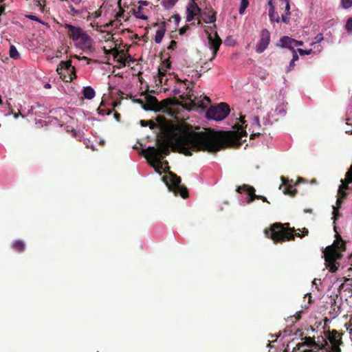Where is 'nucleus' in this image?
Masks as SVG:
<instances>
[{
  "instance_id": "nucleus-1",
  "label": "nucleus",
  "mask_w": 352,
  "mask_h": 352,
  "mask_svg": "<svg viewBox=\"0 0 352 352\" xmlns=\"http://www.w3.org/2000/svg\"><path fill=\"white\" fill-rule=\"evenodd\" d=\"M169 138L167 140H157V146H148L143 150L144 157L148 160H153L151 164L155 170L160 173L163 165L168 166V162H162L170 154V146L173 151L191 156L192 151H204L211 153H217L231 145H240L242 138L247 136V132L242 126H239L237 131H194L190 130L188 125L172 126L168 129Z\"/></svg>"
},
{
  "instance_id": "nucleus-2",
  "label": "nucleus",
  "mask_w": 352,
  "mask_h": 352,
  "mask_svg": "<svg viewBox=\"0 0 352 352\" xmlns=\"http://www.w3.org/2000/svg\"><path fill=\"white\" fill-rule=\"evenodd\" d=\"M336 232V239L331 245H328L323 251L325 265L331 272H336L340 267V263L337 261L342 256V252L346 250L345 243L341 236L337 232L336 227H334Z\"/></svg>"
},
{
  "instance_id": "nucleus-3",
  "label": "nucleus",
  "mask_w": 352,
  "mask_h": 352,
  "mask_svg": "<svg viewBox=\"0 0 352 352\" xmlns=\"http://www.w3.org/2000/svg\"><path fill=\"white\" fill-rule=\"evenodd\" d=\"M289 224H283L276 222L270 226L268 229H265L264 233L267 238L272 239L275 243L294 240L295 236L300 237L307 235L309 231L303 228L302 234L295 233L294 228L285 227Z\"/></svg>"
},
{
  "instance_id": "nucleus-4",
  "label": "nucleus",
  "mask_w": 352,
  "mask_h": 352,
  "mask_svg": "<svg viewBox=\"0 0 352 352\" xmlns=\"http://www.w3.org/2000/svg\"><path fill=\"white\" fill-rule=\"evenodd\" d=\"M169 190L173 191L175 195H179L182 198L188 197V191L186 186L181 185V177L176 174L169 171L168 175L163 177Z\"/></svg>"
},
{
  "instance_id": "nucleus-5",
  "label": "nucleus",
  "mask_w": 352,
  "mask_h": 352,
  "mask_svg": "<svg viewBox=\"0 0 352 352\" xmlns=\"http://www.w3.org/2000/svg\"><path fill=\"white\" fill-rule=\"evenodd\" d=\"M229 105L221 102L217 106H212L206 112V117L209 120L221 121L225 119L230 113Z\"/></svg>"
},
{
  "instance_id": "nucleus-6",
  "label": "nucleus",
  "mask_w": 352,
  "mask_h": 352,
  "mask_svg": "<svg viewBox=\"0 0 352 352\" xmlns=\"http://www.w3.org/2000/svg\"><path fill=\"white\" fill-rule=\"evenodd\" d=\"M56 72L60 78L65 82H71L76 78L75 68L72 66V60L61 61L58 65Z\"/></svg>"
},
{
  "instance_id": "nucleus-7",
  "label": "nucleus",
  "mask_w": 352,
  "mask_h": 352,
  "mask_svg": "<svg viewBox=\"0 0 352 352\" xmlns=\"http://www.w3.org/2000/svg\"><path fill=\"white\" fill-rule=\"evenodd\" d=\"M328 339L330 344L324 341L323 349H325L327 352H341L340 346L342 343V337L336 330H333L329 333Z\"/></svg>"
},
{
  "instance_id": "nucleus-8",
  "label": "nucleus",
  "mask_w": 352,
  "mask_h": 352,
  "mask_svg": "<svg viewBox=\"0 0 352 352\" xmlns=\"http://www.w3.org/2000/svg\"><path fill=\"white\" fill-rule=\"evenodd\" d=\"M236 192L239 193L246 192L248 195V199L247 200V204H250L253 202L255 199H261L263 202L270 203L267 199L262 195H257L255 194V189L253 186H249L247 184H243L242 186H239L236 188Z\"/></svg>"
},
{
  "instance_id": "nucleus-9",
  "label": "nucleus",
  "mask_w": 352,
  "mask_h": 352,
  "mask_svg": "<svg viewBox=\"0 0 352 352\" xmlns=\"http://www.w3.org/2000/svg\"><path fill=\"white\" fill-rule=\"evenodd\" d=\"M270 43V32L264 28L261 30L259 34V40L256 45V52L258 54L263 53L268 47Z\"/></svg>"
},
{
  "instance_id": "nucleus-10",
  "label": "nucleus",
  "mask_w": 352,
  "mask_h": 352,
  "mask_svg": "<svg viewBox=\"0 0 352 352\" xmlns=\"http://www.w3.org/2000/svg\"><path fill=\"white\" fill-rule=\"evenodd\" d=\"M205 32L208 35L210 48L212 50L213 55L212 59H213L217 56V52L219 50L222 41L217 32L214 33V36H212V34L208 32L207 30H205Z\"/></svg>"
},
{
  "instance_id": "nucleus-11",
  "label": "nucleus",
  "mask_w": 352,
  "mask_h": 352,
  "mask_svg": "<svg viewBox=\"0 0 352 352\" xmlns=\"http://www.w3.org/2000/svg\"><path fill=\"white\" fill-rule=\"evenodd\" d=\"M341 185L339 186L338 193L343 197H346V190L349 189V184H352V165L346 173L345 179H341Z\"/></svg>"
},
{
  "instance_id": "nucleus-12",
  "label": "nucleus",
  "mask_w": 352,
  "mask_h": 352,
  "mask_svg": "<svg viewBox=\"0 0 352 352\" xmlns=\"http://www.w3.org/2000/svg\"><path fill=\"white\" fill-rule=\"evenodd\" d=\"M309 346L311 348L317 349V350L323 349L324 344H319L315 340L311 337H306L305 341L296 344V347L294 348L292 352H298V350L304 348L305 346Z\"/></svg>"
},
{
  "instance_id": "nucleus-13",
  "label": "nucleus",
  "mask_w": 352,
  "mask_h": 352,
  "mask_svg": "<svg viewBox=\"0 0 352 352\" xmlns=\"http://www.w3.org/2000/svg\"><path fill=\"white\" fill-rule=\"evenodd\" d=\"M65 28L67 30V35L73 41H78L81 37L83 30L71 24H65Z\"/></svg>"
},
{
  "instance_id": "nucleus-14",
  "label": "nucleus",
  "mask_w": 352,
  "mask_h": 352,
  "mask_svg": "<svg viewBox=\"0 0 352 352\" xmlns=\"http://www.w3.org/2000/svg\"><path fill=\"white\" fill-rule=\"evenodd\" d=\"M200 14H201V10L198 5L195 2L190 3L187 8L186 21L190 22Z\"/></svg>"
},
{
  "instance_id": "nucleus-15",
  "label": "nucleus",
  "mask_w": 352,
  "mask_h": 352,
  "mask_svg": "<svg viewBox=\"0 0 352 352\" xmlns=\"http://www.w3.org/2000/svg\"><path fill=\"white\" fill-rule=\"evenodd\" d=\"M145 99V104L143 105L144 109L146 111H157L159 109V104L156 97L148 95Z\"/></svg>"
},
{
  "instance_id": "nucleus-16",
  "label": "nucleus",
  "mask_w": 352,
  "mask_h": 352,
  "mask_svg": "<svg viewBox=\"0 0 352 352\" xmlns=\"http://www.w3.org/2000/svg\"><path fill=\"white\" fill-rule=\"evenodd\" d=\"M294 38L289 37L287 36H282L279 40V43H277V46L282 48H288L289 50L294 51Z\"/></svg>"
},
{
  "instance_id": "nucleus-17",
  "label": "nucleus",
  "mask_w": 352,
  "mask_h": 352,
  "mask_svg": "<svg viewBox=\"0 0 352 352\" xmlns=\"http://www.w3.org/2000/svg\"><path fill=\"white\" fill-rule=\"evenodd\" d=\"M280 179L282 180V185L284 186V188L283 190V193L291 197H294L297 193V190L293 188V186L291 184H289L288 179L283 176H282Z\"/></svg>"
},
{
  "instance_id": "nucleus-18",
  "label": "nucleus",
  "mask_w": 352,
  "mask_h": 352,
  "mask_svg": "<svg viewBox=\"0 0 352 352\" xmlns=\"http://www.w3.org/2000/svg\"><path fill=\"white\" fill-rule=\"evenodd\" d=\"M217 12L211 8L210 10V13H206V12L201 11V16H202V20L204 22L206 23H212L216 21L217 19Z\"/></svg>"
},
{
  "instance_id": "nucleus-19",
  "label": "nucleus",
  "mask_w": 352,
  "mask_h": 352,
  "mask_svg": "<svg viewBox=\"0 0 352 352\" xmlns=\"http://www.w3.org/2000/svg\"><path fill=\"white\" fill-rule=\"evenodd\" d=\"M116 53L120 54V57L119 59V62L122 64L123 66L130 65L131 63H133L135 60L131 56V55H126L123 51H118L116 50Z\"/></svg>"
},
{
  "instance_id": "nucleus-20",
  "label": "nucleus",
  "mask_w": 352,
  "mask_h": 352,
  "mask_svg": "<svg viewBox=\"0 0 352 352\" xmlns=\"http://www.w3.org/2000/svg\"><path fill=\"white\" fill-rule=\"evenodd\" d=\"M166 30V22H163L161 23L160 29L157 30L155 34V42L156 43H160L162 42Z\"/></svg>"
},
{
  "instance_id": "nucleus-21",
  "label": "nucleus",
  "mask_w": 352,
  "mask_h": 352,
  "mask_svg": "<svg viewBox=\"0 0 352 352\" xmlns=\"http://www.w3.org/2000/svg\"><path fill=\"white\" fill-rule=\"evenodd\" d=\"M11 247L14 250L19 253L24 252L25 250V245L21 240H16L13 241L11 244Z\"/></svg>"
},
{
  "instance_id": "nucleus-22",
  "label": "nucleus",
  "mask_w": 352,
  "mask_h": 352,
  "mask_svg": "<svg viewBox=\"0 0 352 352\" xmlns=\"http://www.w3.org/2000/svg\"><path fill=\"white\" fill-rule=\"evenodd\" d=\"M82 93L85 98L87 100L93 99L96 95L94 89L90 86L84 87Z\"/></svg>"
},
{
  "instance_id": "nucleus-23",
  "label": "nucleus",
  "mask_w": 352,
  "mask_h": 352,
  "mask_svg": "<svg viewBox=\"0 0 352 352\" xmlns=\"http://www.w3.org/2000/svg\"><path fill=\"white\" fill-rule=\"evenodd\" d=\"M274 113L280 118L285 116L286 114L285 105L283 103L278 105L274 111Z\"/></svg>"
},
{
  "instance_id": "nucleus-24",
  "label": "nucleus",
  "mask_w": 352,
  "mask_h": 352,
  "mask_svg": "<svg viewBox=\"0 0 352 352\" xmlns=\"http://www.w3.org/2000/svg\"><path fill=\"white\" fill-rule=\"evenodd\" d=\"M179 0H163L162 3L166 10L172 9Z\"/></svg>"
},
{
  "instance_id": "nucleus-25",
  "label": "nucleus",
  "mask_w": 352,
  "mask_h": 352,
  "mask_svg": "<svg viewBox=\"0 0 352 352\" xmlns=\"http://www.w3.org/2000/svg\"><path fill=\"white\" fill-rule=\"evenodd\" d=\"M10 56L13 59H19L20 57L19 53L14 45L10 47Z\"/></svg>"
},
{
  "instance_id": "nucleus-26",
  "label": "nucleus",
  "mask_w": 352,
  "mask_h": 352,
  "mask_svg": "<svg viewBox=\"0 0 352 352\" xmlns=\"http://www.w3.org/2000/svg\"><path fill=\"white\" fill-rule=\"evenodd\" d=\"M269 17L272 22L278 23L280 21L279 16L275 12V10L269 11Z\"/></svg>"
},
{
  "instance_id": "nucleus-27",
  "label": "nucleus",
  "mask_w": 352,
  "mask_h": 352,
  "mask_svg": "<svg viewBox=\"0 0 352 352\" xmlns=\"http://www.w3.org/2000/svg\"><path fill=\"white\" fill-rule=\"evenodd\" d=\"M249 6V1L248 0H241V5L239 7V12L240 14H243L245 12V9Z\"/></svg>"
},
{
  "instance_id": "nucleus-28",
  "label": "nucleus",
  "mask_w": 352,
  "mask_h": 352,
  "mask_svg": "<svg viewBox=\"0 0 352 352\" xmlns=\"http://www.w3.org/2000/svg\"><path fill=\"white\" fill-rule=\"evenodd\" d=\"M186 98L192 102L194 105L201 107V104H200L199 101H197V97L194 96L192 94L190 93V91L186 95Z\"/></svg>"
},
{
  "instance_id": "nucleus-29",
  "label": "nucleus",
  "mask_w": 352,
  "mask_h": 352,
  "mask_svg": "<svg viewBox=\"0 0 352 352\" xmlns=\"http://www.w3.org/2000/svg\"><path fill=\"white\" fill-rule=\"evenodd\" d=\"M140 124L142 126H149L150 129H153L155 127V124L152 120H142L140 121Z\"/></svg>"
},
{
  "instance_id": "nucleus-30",
  "label": "nucleus",
  "mask_w": 352,
  "mask_h": 352,
  "mask_svg": "<svg viewBox=\"0 0 352 352\" xmlns=\"http://www.w3.org/2000/svg\"><path fill=\"white\" fill-rule=\"evenodd\" d=\"M80 38L82 40V43L85 45L90 44L91 38L84 31H83L82 34V36H81V37Z\"/></svg>"
},
{
  "instance_id": "nucleus-31",
  "label": "nucleus",
  "mask_w": 352,
  "mask_h": 352,
  "mask_svg": "<svg viewBox=\"0 0 352 352\" xmlns=\"http://www.w3.org/2000/svg\"><path fill=\"white\" fill-rule=\"evenodd\" d=\"M135 16L137 18L141 19H147V16L146 15H144V14H142L141 7L138 8V11L135 12Z\"/></svg>"
},
{
  "instance_id": "nucleus-32",
  "label": "nucleus",
  "mask_w": 352,
  "mask_h": 352,
  "mask_svg": "<svg viewBox=\"0 0 352 352\" xmlns=\"http://www.w3.org/2000/svg\"><path fill=\"white\" fill-rule=\"evenodd\" d=\"M342 6L344 9H348L352 6V0H342Z\"/></svg>"
},
{
  "instance_id": "nucleus-33",
  "label": "nucleus",
  "mask_w": 352,
  "mask_h": 352,
  "mask_svg": "<svg viewBox=\"0 0 352 352\" xmlns=\"http://www.w3.org/2000/svg\"><path fill=\"white\" fill-rule=\"evenodd\" d=\"M345 29L348 32H352V18H349L345 25Z\"/></svg>"
},
{
  "instance_id": "nucleus-34",
  "label": "nucleus",
  "mask_w": 352,
  "mask_h": 352,
  "mask_svg": "<svg viewBox=\"0 0 352 352\" xmlns=\"http://www.w3.org/2000/svg\"><path fill=\"white\" fill-rule=\"evenodd\" d=\"M324 39L322 34H318L315 37V41L311 43V45H314L316 43H320Z\"/></svg>"
},
{
  "instance_id": "nucleus-35",
  "label": "nucleus",
  "mask_w": 352,
  "mask_h": 352,
  "mask_svg": "<svg viewBox=\"0 0 352 352\" xmlns=\"http://www.w3.org/2000/svg\"><path fill=\"white\" fill-rule=\"evenodd\" d=\"M298 52L300 54V56H305V55H309L311 54L312 52V50H305L301 48L298 49Z\"/></svg>"
},
{
  "instance_id": "nucleus-36",
  "label": "nucleus",
  "mask_w": 352,
  "mask_h": 352,
  "mask_svg": "<svg viewBox=\"0 0 352 352\" xmlns=\"http://www.w3.org/2000/svg\"><path fill=\"white\" fill-rule=\"evenodd\" d=\"M333 219L335 221L338 218V217L340 216L338 208H336L335 206H333Z\"/></svg>"
},
{
  "instance_id": "nucleus-37",
  "label": "nucleus",
  "mask_w": 352,
  "mask_h": 352,
  "mask_svg": "<svg viewBox=\"0 0 352 352\" xmlns=\"http://www.w3.org/2000/svg\"><path fill=\"white\" fill-rule=\"evenodd\" d=\"M298 352H318V350L317 349L311 348L309 349L302 348L299 350H298Z\"/></svg>"
},
{
  "instance_id": "nucleus-38",
  "label": "nucleus",
  "mask_w": 352,
  "mask_h": 352,
  "mask_svg": "<svg viewBox=\"0 0 352 352\" xmlns=\"http://www.w3.org/2000/svg\"><path fill=\"white\" fill-rule=\"evenodd\" d=\"M176 47H177V42L174 40H172L169 44V45L168 46V50H173L176 48Z\"/></svg>"
},
{
  "instance_id": "nucleus-39",
  "label": "nucleus",
  "mask_w": 352,
  "mask_h": 352,
  "mask_svg": "<svg viewBox=\"0 0 352 352\" xmlns=\"http://www.w3.org/2000/svg\"><path fill=\"white\" fill-rule=\"evenodd\" d=\"M286 1V6H285V14L287 15H290L291 14V12L289 11L290 10V5H289V0H285Z\"/></svg>"
},
{
  "instance_id": "nucleus-40",
  "label": "nucleus",
  "mask_w": 352,
  "mask_h": 352,
  "mask_svg": "<svg viewBox=\"0 0 352 352\" xmlns=\"http://www.w3.org/2000/svg\"><path fill=\"white\" fill-rule=\"evenodd\" d=\"M292 60H293V62H296L298 60L299 57H298V55L297 54V52L296 50L294 51H292Z\"/></svg>"
},
{
  "instance_id": "nucleus-41",
  "label": "nucleus",
  "mask_w": 352,
  "mask_h": 352,
  "mask_svg": "<svg viewBox=\"0 0 352 352\" xmlns=\"http://www.w3.org/2000/svg\"><path fill=\"white\" fill-rule=\"evenodd\" d=\"M101 14L102 11L100 8L92 13V15L94 16V18H98L101 16Z\"/></svg>"
},
{
  "instance_id": "nucleus-42",
  "label": "nucleus",
  "mask_w": 352,
  "mask_h": 352,
  "mask_svg": "<svg viewBox=\"0 0 352 352\" xmlns=\"http://www.w3.org/2000/svg\"><path fill=\"white\" fill-rule=\"evenodd\" d=\"M289 16L290 15H287L286 14L285 15H282L281 19L283 22L287 23L289 21Z\"/></svg>"
},
{
  "instance_id": "nucleus-43",
  "label": "nucleus",
  "mask_w": 352,
  "mask_h": 352,
  "mask_svg": "<svg viewBox=\"0 0 352 352\" xmlns=\"http://www.w3.org/2000/svg\"><path fill=\"white\" fill-rule=\"evenodd\" d=\"M91 25H92L94 28H96V30L97 31H98V32H105L104 30H102L101 29L102 26H99V25H98V23H96V24L91 23Z\"/></svg>"
},
{
  "instance_id": "nucleus-44",
  "label": "nucleus",
  "mask_w": 352,
  "mask_h": 352,
  "mask_svg": "<svg viewBox=\"0 0 352 352\" xmlns=\"http://www.w3.org/2000/svg\"><path fill=\"white\" fill-rule=\"evenodd\" d=\"M69 9L71 12L73 13V14H78L80 13L79 11L75 9V8L73 6H69Z\"/></svg>"
},
{
  "instance_id": "nucleus-45",
  "label": "nucleus",
  "mask_w": 352,
  "mask_h": 352,
  "mask_svg": "<svg viewBox=\"0 0 352 352\" xmlns=\"http://www.w3.org/2000/svg\"><path fill=\"white\" fill-rule=\"evenodd\" d=\"M115 23H116V21H111L109 23H107L105 25H104V28L108 29L111 26H114Z\"/></svg>"
},
{
  "instance_id": "nucleus-46",
  "label": "nucleus",
  "mask_w": 352,
  "mask_h": 352,
  "mask_svg": "<svg viewBox=\"0 0 352 352\" xmlns=\"http://www.w3.org/2000/svg\"><path fill=\"white\" fill-rule=\"evenodd\" d=\"M188 29V25H186V26L182 28L179 30V34H181V35L184 34L187 31Z\"/></svg>"
},
{
  "instance_id": "nucleus-47",
  "label": "nucleus",
  "mask_w": 352,
  "mask_h": 352,
  "mask_svg": "<svg viewBox=\"0 0 352 352\" xmlns=\"http://www.w3.org/2000/svg\"><path fill=\"white\" fill-rule=\"evenodd\" d=\"M294 63H295V62H293V60H291V62H290V63H289V66L287 67V71H286L287 72H288L291 71V70L294 68Z\"/></svg>"
},
{
  "instance_id": "nucleus-48",
  "label": "nucleus",
  "mask_w": 352,
  "mask_h": 352,
  "mask_svg": "<svg viewBox=\"0 0 352 352\" xmlns=\"http://www.w3.org/2000/svg\"><path fill=\"white\" fill-rule=\"evenodd\" d=\"M268 5L270 6V9H269V11H272L273 10H275V7L272 3V0H269L268 1Z\"/></svg>"
},
{
  "instance_id": "nucleus-49",
  "label": "nucleus",
  "mask_w": 352,
  "mask_h": 352,
  "mask_svg": "<svg viewBox=\"0 0 352 352\" xmlns=\"http://www.w3.org/2000/svg\"><path fill=\"white\" fill-rule=\"evenodd\" d=\"M27 17L32 21H39L38 17L34 15H28Z\"/></svg>"
},
{
  "instance_id": "nucleus-50",
  "label": "nucleus",
  "mask_w": 352,
  "mask_h": 352,
  "mask_svg": "<svg viewBox=\"0 0 352 352\" xmlns=\"http://www.w3.org/2000/svg\"><path fill=\"white\" fill-rule=\"evenodd\" d=\"M294 45H295V47H298V46H301L303 45V42L301 41H297L296 39H294Z\"/></svg>"
},
{
  "instance_id": "nucleus-51",
  "label": "nucleus",
  "mask_w": 352,
  "mask_h": 352,
  "mask_svg": "<svg viewBox=\"0 0 352 352\" xmlns=\"http://www.w3.org/2000/svg\"><path fill=\"white\" fill-rule=\"evenodd\" d=\"M173 18L174 19V21H175V22L177 24H178V23H179V21H180V19H181L180 16H179L178 14H175V15H174V16H173Z\"/></svg>"
},
{
  "instance_id": "nucleus-52",
  "label": "nucleus",
  "mask_w": 352,
  "mask_h": 352,
  "mask_svg": "<svg viewBox=\"0 0 352 352\" xmlns=\"http://www.w3.org/2000/svg\"><path fill=\"white\" fill-rule=\"evenodd\" d=\"M124 14V10L122 9H121L117 14H116V17L117 19H119L120 17H122Z\"/></svg>"
},
{
  "instance_id": "nucleus-53",
  "label": "nucleus",
  "mask_w": 352,
  "mask_h": 352,
  "mask_svg": "<svg viewBox=\"0 0 352 352\" xmlns=\"http://www.w3.org/2000/svg\"><path fill=\"white\" fill-rule=\"evenodd\" d=\"M166 70H164V71H163V72H162L161 69H158V75H159V77H162V76H165V74H166Z\"/></svg>"
},
{
  "instance_id": "nucleus-54",
  "label": "nucleus",
  "mask_w": 352,
  "mask_h": 352,
  "mask_svg": "<svg viewBox=\"0 0 352 352\" xmlns=\"http://www.w3.org/2000/svg\"><path fill=\"white\" fill-rule=\"evenodd\" d=\"M302 312V311H300L296 313V314L295 315V318H296V320H298L301 318V313Z\"/></svg>"
},
{
  "instance_id": "nucleus-55",
  "label": "nucleus",
  "mask_w": 352,
  "mask_h": 352,
  "mask_svg": "<svg viewBox=\"0 0 352 352\" xmlns=\"http://www.w3.org/2000/svg\"><path fill=\"white\" fill-rule=\"evenodd\" d=\"M341 203H342V199L341 198H338L337 201H336V205L337 206L336 208H340V206H341Z\"/></svg>"
},
{
  "instance_id": "nucleus-56",
  "label": "nucleus",
  "mask_w": 352,
  "mask_h": 352,
  "mask_svg": "<svg viewBox=\"0 0 352 352\" xmlns=\"http://www.w3.org/2000/svg\"><path fill=\"white\" fill-rule=\"evenodd\" d=\"M240 122L241 123L242 125L245 124V116H240Z\"/></svg>"
},
{
  "instance_id": "nucleus-57",
  "label": "nucleus",
  "mask_w": 352,
  "mask_h": 352,
  "mask_svg": "<svg viewBox=\"0 0 352 352\" xmlns=\"http://www.w3.org/2000/svg\"><path fill=\"white\" fill-rule=\"evenodd\" d=\"M261 135L260 133H252L250 136V138L251 139H254L255 137H258Z\"/></svg>"
},
{
  "instance_id": "nucleus-58",
  "label": "nucleus",
  "mask_w": 352,
  "mask_h": 352,
  "mask_svg": "<svg viewBox=\"0 0 352 352\" xmlns=\"http://www.w3.org/2000/svg\"><path fill=\"white\" fill-rule=\"evenodd\" d=\"M135 102L140 104L142 107H143V105L145 104V102H144V101L142 99H137L135 100Z\"/></svg>"
},
{
  "instance_id": "nucleus-59",
  "label": "nucleus",
  "mask_w": 352,
  "mask_h": 352,
  "mask_svg": "<svg viewBox=\"0 0 352 352\" xmlns=\"http://www.w3.org/2000/svg\"><path fill=\"white\" fill-rule=\"evenodd\" d=\"M5 11V6H0V16Z\"/></svg>"
},
{
  "instance_id": "nucleus-60",
  "label": "nucleus",
  "mask_w": 352,
  "mask_h": 352,
  "mask_svg": "<svg viewBox=\"0 0 352 352\" xmlns=\"http://www.w3.org/2000/svg\"><path fill=\"white\" fill-rule=\"evenodd\" d=\"M304 212H305V213H312V212H313V210H312V209H311V208H305V209L304 210Z\"/></svg>"
},
{
  "instance_id": "nucleus-61",
  "label": "nucleus",
  "mask_w": 352,
  "mask_h": 352,
  "mask_svg": "<svg viewBox=\"0 0 352 352\" xmlns=\"http://www.w3.org/2000/svg\"><path fill=\"white\" fill-rule=\"evenodd\" d=\"M254 121H255V123H256L257 125H258V126L260 125V123H259V118H258V117H257V116H256V117H255V118H254Z\"/></svg>"
},
{
  "instance_id": "nucleus-62",
  "label": "nucleus",
  "mask_w": 352,
  "mask_h": 352,
  "mask_svg": "<svg viewBox=\"0 0 352 352\" xmlns=\"http://www.w3.org/2000/svg\"><path fill=\"white\" fill-rule=\"evenodd\" d=\"M74 3L78 5L80 3L81 0H71Z\"/></svg>"
},
{
  "instance_id": "nucleus-63",
  "label": "nucleus",
  "mask_w": 352,
  "mask_h": 352,
  "mask_svg": "<svg viewBox=\"0 0 352 352\" xmlns=\"http://www.w3.org/2000/svg\"><path fill=\"white\" fill-rule=\"evenodd\" d=\"M44 87H45V89H50V88H51V85H50V84H49V83H46V84L44 85Z\"/></svg>"
},
{
  "instance_id": "nucleus-64",
  "label": "nucleus",
  "mask_w": 352,
  "mask_h": 352,
  "mask_svg": "<svg viewBox=\"0 0 352 352\" xmlns=\"http://www.w3.org/2000/svg\"><path fill=\"white\" fill-rule=\"evenodd\" d=\"M115 117L118 121L120 120V115L119 113H115Z\"/></svg>"
}]
</instances>
